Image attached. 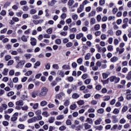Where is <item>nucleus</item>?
<instances>
[{
	"mask_svg": "<svg viewBox=\"0 0 131 131\" xmlns=\"http://www.w3.org/2000/svg\"><path fill=\"white\" fill-rule=\"evenodd\" d=\"M25 64V60H22L17 62V64L16 66V68H19V67H23Z\"/></svg>",
	"mask_w": 131,
	"mask_h": 131,
	"instance_id": "obj_2",
	"label": "nucleus"
},
{
	"mask_svg": "<svg viewBox=\"0 0 131 131\" xmlns=\"http://www.w3.org/2000/svg\"><path fill=\"white\" fill-rule=\"evenodd\" d=\"M18 81H19V78H18V77H15L14 78H13V82H14L15 83L18 82Z\"/></svg>",
	"mask_w": 131,
	"mask_h": 131,
	"instance_id": "obj_38",
	"label": "nucleus"
},
{
	"mask_svg": "<svg viewBox=\"0 0 131 131\" xmlns=\"http://www.w3.org/2000/svg\"><path fill=\"white\" fill-rule=\"evenodd\" d=\"M96 23V19L95 18H92L90 19V24L91 25H94Z\"/></svg>",
	"mask_w": 131,
	"mask_h": 131,
	"instance_id": "obj_16",
	"label": "nucleus"
},
{
	"mask_svg": "<svg viewBox=\"0 0 131 131\" xmlns=\"http://www.w3.org/2000/svg\"><path fill=\"white\" fill-rule=\"evenodd\" d=\"M72 46H73V43H72V42H69L66 45L67 48H70V47H72Z\"/></svg>",
	"mask_w": 131,
	"mask_h": 131,
	"instance_id": "obj_37",
	"label": "nucleus"
},
{
	"mask_svg": "<svg viewBox=\"0 0 131 131\" xmlns=\"http://www.w3.org/2000/svg\"><path fill=\"white\" fill-rule=\"evenodd\" d=\"M39 66H40V61H37L34 66V68L35 69H36V68H37V67H38Z\"/></svg>",
	"mask_w": 131,
	"mask_h": 131,
	"instance_id": "obj_9",
	"label": "nucleus"
},
{
	"mask_svg": "<svg viewBox=\"0 0 131 131\" xmlns=\"http://www.w3.org/2000/svg\"><path fill=\"white\" fill-rule=\"evenodd\" d=\"M30 14L31 15H34V14H36V10L35 9H31L30 11Z\"/></svg>",
	"mask_w": 131,
	"mask_h": 131,
	"instance_id": "obj_19",
	"label": "nucleus"
},
{
	"mask_svg": "<svg viewBox=\"0 0 131 131\" xmlns=\"http://www.w3.org/2000/svg\"><path fill=\"white\" fill-rule=\"evenodd\" d=\"M49 92V89L46 87H42L41 89L40 97H46L47 93Z\"/></svg>",
	"mask_w": 131,
	"mask_h": 131,
	"instance_id": "obj_1",
	"label": "nucleus"
},
{
	"mask_svg": "<svg viewBox=\"0 0 131 131\" xmlns=\"http://www.w3.org/2000/svg\"><path fill=\"white\" fill-rule=\"evenodd\" d=\"M45 68L47 70H50V69H51V64L50 63H47V64L45 65Z\"/></svg>",
	"mask_w": 131,
	"mask_h": 131,
	"instance_id": "obj_22",
	"label": "nucleus"
},
{
	"mask_svg": "<svg viewBox=\"0 0 131 131\" xmlns=\"http://www.w3.org/2000/svg\"><path fill=\"white\" fill-rule=\"evenodd\" d=\"M62 68L65 70H69V69H70V66L64 64L62 66Z\"/></svg>",
	"mask_w": 131,
	"mask_h": 131,
	"instance_id": "obj_8",
	"label": "nucleus"
},
{
	"mask_svg": "<svg viewBox=\"0 0 131 131\" xmlns=\"http://www.w3.org/2000/svg\"><path fill=\"white\" fill-rule=\"evenodd\" d=\"M66 128V126L63 125V126H60L59 128V130H64V129Z\"/></svg>",
	"mask_w": 131,
	"mask_h": 131,
	"instance_id": "obj_64",
	"label": "nucleus"
},
{
	"mask_svg": "<svg viewBox=\"0 0 131 131\" xmlns=\"http://www.w3.org/2000/svg\"><path fill=\"white\" fill-rule=\"evenodd\" d=\"M47 105H48V102H47L46 101L43 100L40 103V106H47Z\"/></svg>",
	"mask_w": 131,
	"mask_h": 131,
	"instance_id": "obj_15",
	"label": "nucleus"
},
{
	"mask_svg": "<svg viewBox=\"0 0 131 131\" xmlns=\"http://www.w3.org/2000/svg\"><path fill=\"white\" fill-rule=\"evenodd\" d=\"M79 70H81V71H84V72H86V70H84V66H81L79 67Z\"/></svg>",
	"mask_w": 131,
	"mask_h": 131,
	"instance_id": "obj_43",
	"label": "nucleus"
},
{
	"mask_svg": "<svg viewBox=\"0 0 131 131\" xmlns=\"http://www.w3.org/2000/svg\"><path fill=\"white\" fill-rule=\"evenodd\" d=\"M101 121H102V119L99 118V119L96 120L95 121V124L96 125H99V124H100Z\"/></svg>",
	"mask_w": 131,
	"mask_h": 131,
	"instance_id": "obj_7",
	"label": "nucleus"
},
{
	"mask_svg": "<svg viewBox=\"0 0 131 131\" xmlns=\"http://www.w3.org/2000/svg\"><path fill=\"white\" fill-rule=\"evenodd\" d=\"M84 126L85 127V129H89L92 127V126L91 125H89L87 123L84 124Z\"/></svg>",
	"mask_w": 131,
	"mask_h": 131,
	"instance_id": "obj_13",
	"label": "nucleus"
},
{
	"mask_svg": "<svg viewBox=\"0 0 131 131\" xmlns=\"http://www.w3.org/2000/svg\"><path fill=\"white\" fill-rule=\"evenodd\" d=\"M74 80V78H73V77L70 76L68 77V80L69 81V82H72L73 80Z\"/></svg>",
	"mask_w": 131,
	"mask_h": 131,
	"instance_id": "obj_33",
	"label": "nucleus"
},
{
	"mask_svg": "<svg viewBox=\"0 0 131 131\" xmlns=\"http://www.w3.org/2000/svg\"><path fill=\"white\" fill-rule=\"evenodd\" d=\"M80 128H82V125H79L76 127L75 130H80Z\"/></svg>",
	"mask_w": 131,
	"mask_h": 131,
	"instance_id": "obj_59",
	"label": "nucleus"
},
{
	"mask_svg": "<svg viewBox=\"0 0 131 131\" xmlns=\"http://www.w3.org/2000/svg\"><path fill=\"white\" fill-rule=\"evenodd\" d=\"M18 127L20 129H24V128H25V126L23 124H20L18 125Z\"/></svg>",
	"mask_w": 131,
	"mask_h": 131,
	"instance_id": "obj_28",
	"label": "nucleus"
},
{
	"mask_svg": "<svg viewBox=\"0 0 131 131\" xmlns=\"http://www.w3.org/2000/svg\"><path fill=\"white\" fill-rule=\"evenodd\" d=\"M42 115L46 116V117H48L50 116V114H49L48 112H44L42 113Z\"/></svg>",
	"mask_w": 131,
	"mask_h": 131,
	"instance_id": "obj_54",
	"label": "nucleus"
},
{
	"mask_svg": "<svg viewBox=\"0 0 131 131\" xmlns=\"http://www.w3.org/2000/svg\"><path fill=\"white\" fill-rule=\"evenodd\" d=\"M113 113H114V114H118V113H119V110H118V108H115Z\"/></svg>",
	"mask_w": 131,
	"mask_h": 131,
	"instance_id": "obj_34",
	"label": "nucleus"
},
{
	"mask_svg": "<svg viewBox=\"0 0 131 131\" xmlns=\"http://www.w3.org/2000/svg\"><path fill=\"white\" fill-rule=\"evenodd\" d=\"M95 30H99L100 29V25H96L94 27Z\"/></svg>",
	"mask_w": 131,
	"mask_h": 131,
	"instance_id": "obj_56",
	"label": "nucleus"
},
{
	"mask_svg": "<svg viewBox=\"0 0 131 131\" xmlns=\"http://www.w3.org/2000/svg\"><path fill=\"white\" fill-rule=\"evenodd\" d=\"M69 104H70V101H69L68 100H66L64 103V105L66 106V107L69 106Z\"/></svg>",
	"mask_w": 131,
	"mask_h": 131,
	"instance_id": "obj_41",
	"label": "nucleus"
},
{
	"mask_svg": "<svg viewBox=\"0 0 131 131\" xmlns=\"http://www.w3.org/2000/svg\"><path fill=\"white\" fill-rule=\"evenodd\" d=\"M56 3H55V2H53V1L51 2H48V6L49 7H53V6H54V5H55Z\"/></svg>",
	"mask_w": 131,
	"mask_h": 131,
	"instance_id": "obj_36",
	"label": "nucleus"
},
{
	"mask_svg": "<svg viewBox=\"0 0 131 131\" xmlns=\"http://www.w3.org/2000/svg\"><path fill=\"white\" fill-rule=\"evenodd\" d=\"M79 97V95H78L77 93H74L72 96V98L73 99H78Z\"/></svg>",
	"mask_w": 131,
	"mask_h": 131,
	"instance_id": "obj_6",
	"label": "nucleus"
},
{
	"mask_svg": "<svg viewBox=\"0 0 131 131\" xmlns=\"http://www.w3.org/2000/svg\"><path fill=\"white\" fill-rule=\"evenodd\" d=\"M53 68H54V69H56L57 70H58V69H59V66L58 65V64H54L52 66Z\"/></svg>",
	"mask_w": 131,
	"mask_h": 131,
	"instance_id": "obj_46",
	"label": "nucleus"
},
{
	"mask_svg": "<svg viewBox=\"0 0 131 131\" xmlns=\"http://www.w3.org/2000/svg\"><path fill=\"white\" fill-rule=\"evenodd\" d=\"M81 37H83V33H80L79 34H77L76 35V38L77 39H80Z\"/></svg>",
	"mask_w": 131,
	"mask_h": 131,
	"instance_id": "obj_4",
	"label": "nucleus"
},
{
	"mask_svg": "<svg viewBox=\"0 0 131 131\" xmlns=\"http://www.w3.org/2000/svg\"><path fill=\"white\" fill-rule=\"evenodd\" d=\"M107 32L111 36H112V35H113V34H114V33L113 32V30H112V29H111L110 30H108Z\"/></svg>",
	"mask_w": 131,
	"mask_h": 131,
	"instance_id": "obj_30",
	"label": "nucleus"
},
{
	"mask_svg": "<svg viewBox=\"0 0 131 131\" xmlns=\"http://www.w3.org/2000/svg\"><path fill=\"white\" fill-rule=\"evenodd\" d=\"M55 43H56V45H61L60 39H57L56 40H55Z\"/></svg>",
	"mask_w": 131,
	"mask_h": 131,
	"instance_id": "obj_57",
	"label": "nucleus"
},
{
	"mask_svg": "<svg viewBox=\"0 0 131 131\" xmlns=\"http://www.w3.org/2000/svg\"><path fill=\"white\" fill-rule=\"evenodd\" d=\"M97 113L99 114H103L104 113V108H101L97 110Z\"/></svg>",
	"mask_w": 131,
	"mask_h": 131,
	"instance_id": "obj_18",
	"label": "nucleus"
},
{
	"mask_svg": "<svg viewBox=\"0 0 131 131\" xmlns=\"http://www.w3.org/2000/svg\"><path fill=\"white\" fill-rule=\"evenodd\" d=\"M12 20L14 22H19V18L18 17H13Z\"/></svg>",
	"mask_w": 131,
	"mask_h": 131,
	"instance_id": "obj_60",
	"label": "nucleus"
},
{
	"mask_svg": "<svg viewBox=\"0 0 131 131\" xmlns=\"http://www.w3.org/2000/svg\"><path fill=\"white\" fill-rule=\"evenodd\" d=\"M72 67L73 68H76V67H77V63H76V62H73L72 63Z\"/></svg>",
	"mask_w": 131,
	"mask_h": 131,
	"instance_id": "obj_63",
	"label": "nucleus"
},
{
	"mask_svg": "<svg viewBox=\"0 0 131 131\" xmlns=\"http://www.w3.org/2000/svg\"><path fill=\"white\" fill-rule=\"evenodd\" d=\"M2 123L4 126H8L9 125V122L7 121H4Z\"/></svg>",
	"mask_w": 131,
	"mask_h": 131,
	"instance_id": "obj_50",
	"label": "nucleus"
},
{
	"mask_svg": "<svg viewBox=\"0 0 131 131\" xmlns=\"http://www.w3.org/2000/svg\"><path fill=\"white\" fill-rule=\"evenodd\" d=\"M107 50L108 52H112L113 51V46L112 45H110L107 47Z\"/></svg>",
	"mask_w": 131,
	"mask_h": 131,
	"instance_id": "obj_27",
	"label": "nucleus"
},
{
	"mask_svg": "<svg viewBox=\"0 0 131 131\" xmlns=\"http://www.w3.org/2000/svg\"><path fill=\"white\" fill-rule=\"evenodd\" d=\"M31 74H32V71H28L25 74V75L26 76H29L30 75H31Z\"/></svg>",
	"mask_w": 131,
	"mask_h": 131,
	"instance_id": "obj_26",
	"label": "nucleus"
},
{
	"mask_svg": "<svg viewBox=\"0 0 131 131\" xmlns=\"http://www.w3.org/2000/svg\"><path fill=\"white\" fill-rule=\"evenodd\" d=\"M126 78L128 80H130L131 79V71L128 72L127 76H126Z\"/></svg>",
	"mask_w": 131,
	"mask_h": 131,
	"instance_id": "obj_39",
	"label": "nucleus"
},
{
	"mask_svg": "<svg viewBox=\"0 0 131 131\" xmlns=\"http://www.w3.org/2000/svg\"><path fill=\"white\" fill-rule=\"evenodd\" d=\"M70 108L71 109V110H75V109L77 108V105H76V104L75 103L71 105Z\"/></svg>",
	"mask_w": 131,
	"mask_h": 131,
	"instance_id": "obj_10",
	"label": "nucleus"
},
{
	"mask_svg": "<svg viewBox=\"0 0 131 131\" xmlns=\"http://www.w3.org/2000/svg\"><path fill=\"white\" fill-rule=\"evenodd\" d=\"M66 17H67V15L65 13H62L60 16V18H61L62 20H65V18H66Z\"/></svg>",
	"mask_w": 131,
	"mask_h": 131,
	"instance_id": "obj_24",
	"label": "nucleus"
},
{
	"mask_svg": "<svg viewBox=\"0 0 131 131\" xmlns=\"http://www.w3.org/2000/svg\"><path fill=\"white\" fill-rule=\"evenodd\" d=\"M73 4H74V1L73 0H69V2H68V5L69 6H72V5H73Z\"/></svg>",
	"mask_w": 131,
	"mask_h": 131,
	"instance_id": "obj_51",
	"label": "nucleus"
},
{
	"mask_svg": "<svg viewBox=\"0 0 131 131\" xmlns=\"http://www.w3.org/2000/svg\"><path fill=\"white\" fill-rule=\"evenodd\" d=\"M22 14H23V12L20 11L16 13V16H17V17H21L22 16Z\"/></svg>",
	"mask_w": 131,
	"mask_h": 131,
	"instance_id": "obj_62",
	"label": "nucleus"
},
{
	"mask_svg": "<svg viewBox=\"0 0 131 131\" xmlns=\"http://www.w3.org/2000/svg\"><path fill=\"white\" fill-rule=\"evenodd\" d=\"M27 4V2H26V1H21L20 2V5L21 6H24V5H26Z\"/></svg>",
	"mask_w": 131,
	"mask_h": 131,
	"instance_id": "obj_49",
	"label": "nucleus"
},
{
	"mask_svg": "<svg viewBox=\"0 0 131 131\" xmlns=\"http://www.w3.org/2000/svg\"><path fill=\"white\" fill-rule=\"evenodd\" d=\"M57 74L61 76V77H64V76H65V73H64V72L62 71H58L57 72Z\"/></svg>",
	"mask_w": 131,
	"mask_h": 131,
	"instance_id": "obj_5",
	"label": "nucleus"
},
{
	"mask_svg": "<svg viewBox=\"0 0 131 131\" xmlns=\"http://www.w3.org/2000/svg\"><path fill=\"white\" fill-rule=\"evenodd\" d=\"M115 78H116V76H112L110 77V80L111 82H113L114 80H115Z\"/></svg>",
	"mask_w": 131,
	"mask_h": 131,
	"instance_id": "obj_20",
	"label": "nucleus"
},
{
	"mask_svg": "<svg viewBox=\"0 0 131 131\" xmlns=\"http://www.w3.org/2000/svg\"><path fill=\"white\" fill-rule=\"evenodd\" d=\"M121 33H122L121 30H118L116 32V35L118 36L119 35H121Z\"/></svg>",
	"mask_w": 131,
	"mask_h": 131,
	"instance_id": "obj_53",
	"label": "nucleus"
},
{
	"mask_svg": "<svg viewBox=\"0 0 131 131\" xmlns=\"http://www.w3.org/2000/svg\"><path fill=\"white\" fill-rule=\"evenodd\" d=\"M82 58H80L77 60V62L78 63L79 65H80L81 64H82Z\"/></svg>",
	"mask_w": 131,
	"mask_h": 131,
	"instance_id": "obj_45",
	"label": "nucleus"
},
{
	"mask_svg": "<svg viewBox=\"0 0 131 131\" xmlns=\"http://www.w3.org/2000/svg\"><path fill=\"white\" fill-rule=\"evenodd\" d=\"M77 104L81 106V105H84V101L83 100H79L77 102Z\"/></svg>",
	"mask_w": 131,
	"mask_h": 131,
	"instance_id": "obj_29",
	"label": "nucleus"
},
{
	"mask_svg": "<svg viewBox=\"0 0 131 131\" xmlns=\"http://www.w3.org/2000/svg\"><path fill=\"white\" fill-rule=\"evenodd\" d=\"M10 5H11V2H6L4 6V8H7L8 7H9V6H10Z\"/></svg>",
	"mask_w": 131,
	"mask_h": 131,
	"instance_id": "obj_47",
	"label": "nucleus"
},
{
	"mask_svg": "<svg viewBox=\"0 0 131 131\" xmlns=\"http://www.w3.org/2000/svg\"><path fill=\"white\" fill-rule=\"evenodd\" d=\"M14 74H15V71L14 70H11L9 71V75L12 76Z\"/></svg>",
	"mask_w": 131,
	"mask_h": 131,
	"instance_id": "obj_55",
	"label": "nucleus"
},
{
	"mask_svg": "<svg viewBox=\"0 0 131 131\" xmlns=\"http://www.w3.org/2000/svg\"><path fill=\"white\" fill-rule=\"evenodd\" d=\"M25 57H26L27 59H30L31 58V56H32L30 54H26L24 55Z\"/></svg>",
	"mask_w": 131,
	"mask_h": 131,
	"instance_id": "obj_31",
	"label": "nucleus"
},
{
	"mask_svg": "<svg viewBox=\"0 0 131 131\" xmlns=\"http://www.w3.org/2000/svg\"><path fill=\"white\" fill-rule=\"evenodd\" d=\"M21 39L23 41H24V42H27V37H26V35H23L21 37Z\"/></svg>",
	"mask_w": 131,
	"mask_h": 131,
	"instance_id": "obj_11",
	"label": "nucleus"
},
{
	"mask_svg": "<svg viewBox=\"0 0 131 131\" xmlns=\"http://www.w3.org/2000/svg\"><path fill=\"white\" fill-rule=\"evenodd\" d=\"M47 32L48 33V34H52V33L53 32V28H50L48 29L47 31Z\"/></svg>",
	"mask_w": 131,
	"mask_h": 131,
	"instance_id": "obj_32",
	"label": "nucleus"
},
{
	"mask_svg": "<svg viewBox=\"0 0 131 131\" xmlns=\"http://www.w3.org/2000/svg\"><path fill=\"white\" fill-rule=\"evenodd\" d=\"M77 31V29L76 28H73L70 29V32H76Z\"/></svg>",
	"mask_w": 131,
	"mask_h": 131,
	"instance_id": "obj_61",
	"label": "nucleus"
},
{
	"mask_svg": "<svg viewBox=\"0 0 131 131\" xmlns=\"http://www.w3.org/2000/svg\"><path fill=\"white\" fill-rule=\"evenodd\" d=\"M70 39H74L75 38V34H71L69 35Z\"/></svg>",
	"mask_w": 131,
	"mask_h": 131,
	"instance_id": "obj_40",
	"label": "nucleus"
},
{
	"mask_svg": "<svg viewBox=\"0 0 131 131\" xmlns=\"http://www.w3.org/2000/svg\"><path fill=\"white\" fill-rule=\"evenodd\" d=\"M95 15H96V11H92L89 14V17H91V16H93Z\"/></svg>",
	"mask_w": 131,
	"mask_h": 131,
	"instance_id": "obj_25",
	"label": "nucleus"
},
{
	"mask_svg": "<svg viewBox=\"0 0 131 131\" xmlns=\"http://www.w3.org/2000/svg\"><path fill=\"white\" fill-rule=\"evenodd\" d=\"M8 72H9V69H4L3 72H2V74L3 75H8Z\"/></svg>",
	"mask_w": 131,
	"mask_h": 131,
	"instance_id": "obj_14",
	"label": "nucleus"
},
{
	"mask_svg": "<svg viewBox=\"0 0 131 131\" xmlns=\"http://www.w3.org/2000/svg\"><path fill=\"white\" fill-rule=\"evenodd\" d=\"M55 121V117H51L50 119H49V123H53Z\"/></svg>",
	"mask_w": 131,
	"mask_h": 131,
	"instance_id": "obj_17",
	"label": "nucleus"
},
{
	"mask_svg": "<svg viewBox=\"0 0 131 131\" xmlns=\"http://www.w3.org/2000/svg\"><path fill=\"white\" fill-rule=\"evenodd\" d=\"M89 122V123H90V124H93V119L88 118L86 119V120L85 121V122Z\"/></svg>",
	"mask_w": 131,
	"mask_h": 131,
	"instance_id": "obj_21",
	"label": "nucleus"
},
{
	"mask_svg": "<svg viewBox=\"0 0 131 131\" xmlns=\"http://www.w3.org/2000/svg\"><path fill=\"white\" fill-rule=\"evenodd\" d=\"M126 111H127V107L124 106L122 109V112H126Z\"/></svg>",
	"mask_w": 131,
	"mask_h": 131,
	"instance_id": "obj_58",
	"label": "nucleus"
},
{
	"mask_svg": "<svg viewBox=\"0 0 131 131\" xmlns=\"http://www.w3.org/2000/svg\"><path fill=\"white\" fill-rule=\"evenodd\" d=\"M120 81V78L116 77V78L115 79V83H118Z\"/></svg>",
	"mask_w": 131,
	"mask_h": 131,
	"instance_id": "obj_44",
	"label": "nucleus"
},
{
	"mask_svg": "<svg viewBox=\"0 0 131 131\" xmlns=\"http://www.w3.org/2000/svg\"><path fill=\"white\" fill-rule=\"evenodd\" d=\"M90 58H91V53H88L85 56V60H90Z\"/></svg>",
	"mask_w": 131,
	"mask_h": 131,
	"instance_id": "obj_23",
	"label": "nucleus"
},
{
	"mask_svg": "<svg viewBox=\"0 0 131 131\" xmlns=\"http://www.w3.org/2000/svg\"><path fill=\"white\" fill-rule=\"evenodd\" d=\"M63 118H64V116L59 115L57 117L56 119L57 120H61V119H63Z\"/></svg>",
	"mask_w": 131,
	"mask_h": 131,
	"instance_id": "obj_35",
	"label": "nucleus"
},
{
	"mask_svg": "<svg viewBox=\"0 0 131 131\" xmlns=\"http://www.w3.org/2000/svg\"><path fill=\"white\" fill-rule=\"evenodd\" d=\"M85 84H90L91 83V79H87L84 81Z\"/></svg>",
	"mask_w": 131,
	"mask_h": 131,
	"instance_id": "obj_42",
	"label": "nucleus"
},
{
	"mask_svg": "<svg viewBox=\"0 0 131 131\" xmlns=\"http://www.w3.org/2000/svg\"><path fill=\"white\" fill-rule=\"evenodd\" d=\"M96 90H97V91H100V90H101V89H102V85H97L95 87Z\"/></svg>",
	"mask_w": 131,
	"mask_h": 131,
	"instance_id": "obj_52",
	"label": "nucleus"
},
{
	"mask_svg": "<svg viewBox=\"0 0 131 131\" xmlns=\"http://www.w3.org/2000/svg\"><path fill=\"white\" fill-rule=\"evenodd\" d=\"M102 77L104 79H106V78H108V74L105 73H102Z\"/></svg>",
	"mask_w": 131,
	"mask_h": 131,
	"instance_id": "obj_48",
	"label": "nucleus"
},
{
	"mask_svg": "<svg viewBox=\"0 0 131 131\" xmlns=\"http://www.w3.org/2000/svg\"><path fill=\"white\" fill-rule=\"evenodd\" d=\"M117 61H118V57L116 56H114L111 59V62H117Z\"/></svg>",
	"mask_w": 131,
	"mask_h": 131,
	"instance_id": "obj_12",
	"label": "nucleus"
},
{
	"mask_svg": "<svg viewBox=\"0 0 131 131\" xmlns=\"http://www.w3.org/2000/svg\"><path fill=\"white\" fill-rule=\"evenodd\" d=\"M16 106H23L24 105V103H23V100H19L16 102Z\"/></svg>",
	"mask_w": 131,
	"mask_h": 131,
	"instance_id": "obj_3",
	"label": "nucleus"
}]
</instances>
